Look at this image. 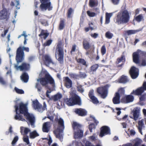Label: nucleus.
Listing matches in <instances>:
<instances>
[{
    "instance_id": "61",
    "label": "nucleus",
    "mask_w": 146,
    "mask_h": 146,
    "mask_svg": "<svg viewBox=\"0 0 146 146\" xmlns=\"http://www.w3.org/2000/svg\"><path fill=\"white\" fill-rule=\"evenodd\" d=\"M89 129L90 132H92V129L93 128H94L95 126L93 124H92L89 125Z\"/></svg>"
},
{
    "instance_id": "23",
    "label": "nucleus",
    "mask_w": 146,
    "mask_h": 146,
    "mask_svg": "<svg viewBox=\"0 0 146 146\" xmlns=\"http://www.w3.org/2000/svg\"><path fill=\"white\" fill-rule=\"evenodd\" d=\"M29 68V65L25 62L23 63L21 65L19 66V69L21 71L27 70Z\"/></svg>"
},
{
    "instance_id": "47",
    "label": "nucleus",
    "mask_w": 146,
    "mask_h": 146,
    "mask_svg": "<svg viewBox=\"0 0 146 146\" xmlns=\"http://www.w3.org/2000/svg\"><path fill=\"white\" fill-rule=\"evenodd\" d=\"M18 139V137L17 136H16L14 138L11 144L12 146H14L15 145V144Z\"/></svg>"
},
{
    "instance_id": "46",
    "label": "nucleus",
    "mask_w": 146,
    "mask_h": 146,
    "mask_svg": "<svg viewBox=\"0 0 146 146\" xmlns=\"http://www.w3.org/2000/svg\"><path fill=\"white\" fill-rule=\"evenodd\" d=\"M98 67V64H94L91 67V70L92 71H95L97 69Z\"/></svg>"
},
{
    "instance_id": "57",
    "label": "nucleus",
    "mask_w": 146,
    "mask_h": 146,
    "mask_svg": "<svg viewBox=\"0 0 146 146\" xmlns=\"http://www.w3.org/2000/svg\"><path fill=\"white\" fill-rule=\"evenodd\" d=\"M94 94V91L93 90H92L90 91L89 96L90 98H92L94 96H93Z\"/></svg>"
},
{
    "instance_id": "59",
    "label": "nucleus",
    "mask_w": 146,
    "mask_h": 146,
    "mask_svg": "<svg viewBox=\"0 0 146 146\" xmlns=\"http://www.w3.org/2000/svg\"><path fill=\"white\" fill-rule=\"evenodd\" d=\"M9 31V29L8 28L5 30H4V33L3 34H2L1 36L2 37H4L6 35L7 33Z\"/></svg>"
},
{
    "instance_id": "35",
    "label": "nucleus",
    "mask_w": 146,
    "mask_h": 146,
    "mask_svg": "<svg viewBox=\"0 0 146 146\" xmlns=\"http://www.w3.org/2000/svg\"><path fill=\"white\" fill-rule=\"evenodd\" d=\"M83 45L86 49H88L90 47L89 42L85 40L83 42Z\"/></svg>"
},
{
    "instance_id": "32",
    "label": "nucleus",
    "mask_w": 146,
    "mask_h": 146,
    "mask_svg": "<svg viewBox=\"0 0 146 146\" xmlns=\"http://www.w3.org/2000/svg\"><path fill=\"white\" fill-rule=\"evenodd\" d=\"M38 134L37 133L36 131H33L30 133V137L31 139H33L36 137L38 136Z\"/></svg>"
},
{
    "instance_id": "21",
    "label": "nucleus",
    "mask_w": 146,
    "mask_h": 146,
    "mask_svg": "<svg viewBox=\"0 0 146 146\" xmlns=\"http://www.w3.org/2000/svg\"><path fill=\"white\" fill-rule=\"evenodd\" d=\"M50 126V123L49 122L45 123L43 125L42 131L44 132H48Z\"/></svg>"
},
{
    "instance_id": "19",
    "label": "nucleus",
    "mask_w": 146,
    "mask_h": 146,
    "mask_svg": "<svg viewBox=\"0 0 146 146\" xmlns=\"http://www.w3.org/2000/svg\"><path fill=\"white\" fill-rule=\"evenodd\" d=\"M139 50H138L136 52H134L133 54V62L136 64H138L139 62Z\"/></svg>"
},
{
    "instance_id": "55",
    "label": "nucleus",
    "mask_w": 146,
    "mask_h": 146,
    "mask_svg": "<svg viewBox=\"0 0 146 146\" xmlns=\"http://www.w3.org/2000/svg\"><path fill=\"white\" fill-rule=\"evenodd\" d=\"M112 3L114 5H117L119 3L120 0H111Z\"/></svg>"
},
{
    "instance_id": "49",
    "label": "nucleus",
    "mask_w": 146,
    "mask_h": 146,
    "mask_svg": "<svg viewBox=\"0 0 146 146\" xmlns=\"http://www.w3.org/2000/svg\"><path fill=\"white\" fill-rule=\"evenodd\" d=\"M106 49L105 45H103L101 48V52L102 55H104L106 53Z\"/></svg>"
},
{
    "instance_id": "45",
    "label": "nucleus",
    "mask_w": 146,
    "mask_h": 146,
    "mask_svg": "<svg viewBox=\"0 0 146 146\" xmlns=\"http://www.w3.org/2000/svg\"><path fill=\"white\" fill-rule=\"evenodd\" d=\"M77 88L78 91L81 93L84 92V90L81 85L78 84Z\"/></svg>"
},
{
    "instance_id": "30",
    "label": "nucleus",
    "mask_w": 146,
    "mask_h": 146,
    "mask_svg": "<svg viewBox=\"0 0 146 146\" xmlns=\"http://www.w3.org/2000/svg\"><path fill=\"white\" fill-rule=\"evenodd\" d=\"M119 97L118 93H116L115 97L113 99V101L114 104H116L120 103Z\"/></svg>"
},
{
    "instance_id": "31",
    "label": "nucleus",
    "mask_w": 146,
    "mask_h": 146,
    "mask_svg": "<svg viewBox=\"0 0 146 146\" xmlns=\"http://www.w3.org/2000/svg\"><path fill=\"white\" fill-rule=\"evenodd\" d=\"M112 15L111 13H106V21L105 24H108L110 22V19Z\"/></svg>"
},
{
    "instance_id": "63",
    "label": "nucleus",
    "mask_w": 146,
    "mask_h": 146,
    "mask_svg": "<svg viewBox=\"0 0 146 146\" xmlns=\"http://www.w3.org/2000/svg\"><path fill=\"white\" fill-rule=\"evenodd\" d=\"M51 92V91L50 90H48L46 93V96L50 98V99L51 100V98L50 97L49 94Z\"/></svg>"
},
{
    "instance_id": "37",
    "label": "nucleus",
    "mask_w": 146,
    "mask_h": 146,
    "mask_svg": "<svg viewBox=\"0 0 146 146\" xmlns=\"http://www.w3.org/2000/svg\"><path fill=\"white\" fill-rule=\"evenodd\" d=\"M76 59L77 62L78 63H80V64H82L83 65L86 66V62L84 59L82 58H79L77 59L76 58Z\"/></svg>"
},
{
    "instance_id": "56",
    "label": "nucleus",
    "mask_w": 146,
    "mask_h": 146,
    "mask_svg": "<svg viewBox=\"0 0 146 146\" xmlns=\"http://www.w3.org/2000/svg\"><path fill=\"white\" fill-rule=\"evenodd\" d=\"M52 41L50 40H49L47 41L44 44V46H48L51 44Z\"/></svg>"
},
{
    "instance_id": "44",
    "label": "nucleus",
    "mask_w": 146,
    "mask_h": 146,
    "mask_svg": "<svg viewBox=\"0 0 146 146\" xmlns=\"http://www.w3.org/2000/svg\"><path fill=\"white\" fill-rule=\"evenodd\" d=\"M143 17L142 15H139L135 18V20L138 22L141 21L143 19Z\"/></svg>"
},
{
    "instance_id": "18",
    "label": "nucleus",
    "mask_w": 146,
    "mask_h": 146,
    "mask_svg": "<svg viewBox=\"0 0 146 146\" xmlns=\"http://www.w3.org/2000/svg\"><path fill=\"white\" fill-rule=\"evenodd\" d=\"M137 127L139 132L141 134H142V131L144 130L145 127L143 119H141L139 121Z\"/></svg>"
},
{
    "instance_id": "6",
    "label": "nucleus",
    "mask_w": 146,
    "mask_h": 146,
    "mask_svg": "<svg viewBox=\"0 0 146 146\" xmlns=\"http://www.w3.org/2000/svg\"><path fill=\"white\" fill-rule=\"evenodd\" d=\"M81 126V125L75 122H73V127L74 129V137L75 139L80 138L83 136V131L80 129Z\"/></svg>"
},
{
    "instance_id": "12",
    "label": "nucleus",
    "mask_w": 146,
    "mask_h": 146,
    "mask_svg": "<svg viewBox=\"0 0 146 146\" xmlns=\"http://www.w3.org/2000/svg\"><path fill=\"white\" fill-rule=\"evenodd\" d=\"M133 116H131V118L136 121L139 119H141L140 117V108L138 107L135 108L131 111Z\"/></svg>"
},
{
    "instance_id": "10",
    "label": "nucleus",
    "mask_w": 146,
    "mask_h": 146,
    "mask_svg": "<svg viewBox=\"0 0 146 146\" xmlns=\"http://www.w3.org/2000/svg\"><path fill=\"white\" fill-rule=\"evenodd\" d=\"M109 87V85H106L104 87H101L98 88L97 92L101 95L102 98H105L107 96L108 89Z\"/></svg>"
},
{
    "instance_id": "53",
    "label": "nucleus",
    "mask_w": 146,
    "mask_h": 146,
    "mask_svg": "<svg viewBox=\"0 0 146 146\" xmlns=\"http://www.w3.org/2000/svg\"><path fill=\"white\" fill-rule=\"evenodd\" d=\"M13 132L12 127L11 126H10L9 127V131H6L5 132V134L6 135H8L9 133L11 134Z\"/></svg>"
},
{
    "instance_id": "9",
    "label": "nucleus",
    "mask_w": 146,
    "mask_h": 146,
    "mask_svg": "<svg viewBox=\"0 0 146 146\" xmlns=\"http://www.w3.org/2000/svg\"><path fill=\"white\" fill-rule=\"evenodd\" d=\"M32 102V106L34 109L37 110L40 112H42L44 110L46 109V105L45 102L43 103V107L36 100L33 101Z\"/></svg>"
},
{
    "instance_id": "52",
    "label": "nucleus",
    "mask_w": 146,
    "mask_h": 146,
    "mask_svg": "<svg viewBox=\"0 0 146 146\" xmlns=\"http://www.w3.org/2000/svg\"><path fill=\"white\" fill-rule=\"evenodd\" d=\"M73 9L71 8H70L68 10V17H71V15L72 13L73 12Z\"/></svg>"
},
{
    "instance_id": "17",
    "label": "nucleus",
    "mask_w": 146,
    "mask_h": 146,
    "mask_svg": "<svg viewBox=\"0 0 146 146\" xmlns=\"http://www.w3.org/2000/svg\"><path fill=\"white\" fill-rule=\"evenodd\" d=\"M134 98L133 96L131 95H129L126 96L125 97L123 98L121 100L122 102L125 103H127L133 101Z\"/></svg>"
},
{
    "instance_id": "5",
    "label": "nucleus",
    "mask_w": 146,
    "mask_h": 146,
    "mask_svg": "<svg viewBox=\"0 0 146 146\" xmlns=\"http://www.w3.org/2000/svg\"><path fill=\"white\" fill-rule=\"evenodd\" d=\"M55 57L60 63H62L63 62L64 51L63 46L61 43H59L57 46L56 50Z\"/></svg>"
},
{
    "instance_id": "7",
    "label": "nucleus",
    "mask_w": 146,
    "mask_h": 146,
    "mask_svg": "<svg viewBox=\"0 0 146 146\" xmlns=\"http://www.w3.org/2000/svg\"><path fill=\"white\" fill-rule=\"evenodd\" d=\"M41 3L40 8L41 11H45L47 9L50 11L52 9L50 0H40Z\"/></svg>"
},
{
    "instance_id": "41",
    "label": "nucleus",
    "mask_w": 146,
    "mask_h": 146,
    "mask_svg": "<svg viewBox=\"0 0 146 146\" xmlns=\"http://www.w3.org/2000/svg\"><path fill=\"white\" fill-rule=\"evenodd\" d=\"M97 136L95 134H94L93 135L89 137V138L90 141H94L97 140Z\"/></svg>"
},
{
    "instance_id": "40",
    "label": "nucleus",
    "mask_w": 146,
    "mask_h": 146,
    "mask_svg": "<svg viewBox=\"0 0 146 146\" xmlns=\"http://www.w3.org/2000/svg\"><path fill=\"white\" fill-rule=\"evenodd\" d=\"M125 92V90L123 88H121L119 89L118 92L116 93H118V95L119 96L124 94Z\"/></svg>"
},
{
    "instance_id": "54",
    "label": "nucleus",
    "mask_w": 146,
    "mask_h": 146,
    "mask_svg": "<svg viewBox=\"0 0 146 146\" xmlns=\"http://www.w3.org/2000/svg\"><path fill=\"white\" fill-rule=\"evenodd\" d=\"M0 83L3 85H5L6 82L2 77H0Z\"/></svg>"
},
{
    "instance_id": "60",
    "label": "nucleus",
    "mask_w": 146,
    "mask_h": 146,
    "mask_svg": "<svg viewBox=\"0 0 146 146\" xmlns=\"http://www.w3.org/2000/svg\"><path fill=\"white\" fill-rule=\"evenodd\" d=\"M71 76L74 78L79 79V76L76 74H72L71 75Z\"/></svg>"
},
{
    "instance_id": "4",
    "label": "nucleus",
    "mask_w": 146,
    "mask_h": 146,
    "mask_svg": "<svg viewBox=\"0 0 146 146\" xmlns=\"http://www.w3.org/2000/svg\"><path fill=\"white\" fill-rule=\"evenodd\" d=\"M58 126L57 129L54 131V133L56 137L58 138L62 141L63 137L62 133L64 128V121L61 118H60L58 120Z\"/></svg>"
},
{
    "instance_id": "11",
    "label": "nucleus",
    "mask_w": 146,
    "mask_h": 146,
    "mask_svg": "<svg viewBox=\"0 0 146 146\" xmlns=\"http://www.w3.org/2000/svg\"><path fill=\"white\" fill-rule=\"evenodd\" d=\"M23 51L29 52V48L28 47L24 46L19 47V63L22 62L24 59V53Z\"/></svg>"
},
{
    "instance_id": "48",
    "label": "nucleus",
    "mask_w": 146,
    "mask_h": 146,
    "mask_svg": "<svg viewBox=\"0 0 146 146\" xmlns=\"http://www.w3.org/2000/svg\"><path fill=\"white\" fill-rule=\"evenodd\" d=\"M93 103L94 104H97L99 103V102L97 98L94 96L90 98Z\"/></svg>"
},
{
    "instance_id": "50",
    "label": "nucleus",
    "mask_w": 146,
    "mask_h": 146,
    "mask_svg": "<svg viewBox=\"0 0 146 146\" xmlns=\"http://www.w3.org/2000/svg\"><path fill=\"white\" fill-rule=\"evenodd\" d=\"M23 141L27 143V144H29V138L28 136H24L23 137Z\"/></svg>"
},
{
    "instance_id": "16",
    "label": "nucleus",
    "mask_w": 146,
    "mask_h": 146,
    "mask_svg": "<svg viewBox=\"0 0 146 146\" xmlns=\"http://www.w3.org/2000/svg\"><path fill=\"white\" fill-rule=\"evenodd\" d=\"M143 87H140L136 90L133 91L132 93L135 95H141L143 92L144 90H146V82L143 83Z\"/></svg>"
},
{
    "instance_id": "58",
    "label": "nucleus",
    "mask_w": 146,
    "mask_h": 146,
    "mask_svg": "<svg viewBox=\"0 0 146 146\" xmlns=\"http://www.w3.org/2000/svg\"><path fill=\"white\" fill-rule=\"evenodd\" d=\"M23 36L24 37V38H27V35L26 34V32L25 31H24L23 32V34H22L20 35H19V38L21 36Z\"/></svg>"
},
{
    "instance_id": "43",
    "label": "nucleus",
    "mask_w": 146,
    "mask_h": 146,
    "mask_svg": "<svg viewBox=\"0 0 146 146\" xmlns=\"http://www.w3.org/2000/svg\"><path fill=\"white\" fill-rule=\"evenodd\" d=\"M64 21L63 20H61L60 21L59 26V29L60 30H62L64 28Z\"/></svg>"
},
{
    "instance_id": "36",
    "label": "nucleus",
    "mask_w": 146,
    "mask_h": 146,
    "mask_svg": "<svg viewBox=\"0 0 146 146\" xmlns=\"http://www.w3.org/2000/svg\"><path fill=\"white\" fill-rule=\"evenodd\" d=\"M48 35L49 34L48 33L45 32L43 30H42L40 34L39 35V36H44L43 38L45 39Z\"/></svg>"
},
{
    "instance_id": "38",
    "label": "nucleus",
    "mask_w": 146,
    "mask_h": 146,
    "mask_svg": "<svg viewBox=\"0 0 146 146\" xmlns=\"http://www.w3.org/2000/svg\"><path fill=\"white\" fill-rule=\"evenodd\" d=\"M113 36V34L110 31H108L106 33V37L109 39L111 38Z\"/></svg>"
},
{
    "instance_id": "27",
    "label": "nucleus",
    "mask_w": 146,
    "mask_h": 146,
    "mask_svg": "<svg viewBox=\"0 0 146 146\" xmlns=\"http://www.w3.org/2000/svg\"><path fill=\"white\" fill-rule=\"evenodd\" d=\"M142 140L139 138H136L133 140L132 142V144H133V146H138L142 143Z\"/></svg>"
},
{
    "instance_id": "8",
    "label": "nucleus",
    "mask_w": 146,
    "mask_h": 146,
    "mask_svg": "<svg viewBox=\"0 0 146 146\" xmlns=\"http://www.w3.org/2000/svg\"><path fill=\"white\" fill-rule=\"evenodd\" d=\"M65 102L69 106H72L75 104L79 105L81 104V100L78 96H76L73 98H71L68 99L67 98L65 100Z\"/></svg>"
},
{
    "instance_id": "26",
    "label": "nucleus",
    "mask_w": 146,
    "mask_h": 146,
    "mask_svg": "<svg viewBox=\"0 0 146 146\" xmlns=\"http://www.w3.org/2000/svg\"><path fill=\"white\" fill-rule=\"evenodd\" d=\"M18 100L15 101V111L16 112V115L15 116L14 118L16 120L18 119Z\"/></svg>"
},
{
    "instance_id": "14",
    "label": "nucleus",
    "mask_w": 146,
    "mask_h": 146,
    "mask_svg": "<svg viewBox=\"0 0 146 146\" xmlns=\"http://www.w3.org/2000/svg\"><path fill=\"white\" fill-rule=\"evenodd\" d=\"M110 134V128L107 126H104L101 129V132L100 136L101 137L104 136L105 135Z\"/></svg>"
},
{
    "instance_id": "3",
    "label": "nucleus",
    "mask_w": 146,
    "mask_h": 146,
    "mask_svg": "<svg viewBox=\"0 0 146 146\" xmlns=\"http://www.w3.org/2000/svg\"><path fill=\"white\" fill-rule=\"evenodd\" d=\"M129 16L128 11L125 10L118 13L115 22L118 24L126 23L129 21Z\"/></svg>"
},
{
    "instance_id": "22",
    "label": "nucleus",
    "mask_w": 146,
    "mask_h": 146,
    "mask_svg": "<svg viewBox=\"0 0 146 146\" xmlns=\"http://www.w3.org/2000/svg\"><path fill=\"white\" fill-rule=\"evenodd\" d=\"M30 131V129L28 128L23 127H20V132L23 135H26Z\"/></svg>"
},
{
    "instance_id": "34",
    "label": "nucleus",
    "mask_w": 146,
    "mask_h": 146,
    "mask_svg": "<svg viewBox=\"0 0 146 146\" xmlns=\"http://www.w3.org/2000/svg\"><path fill=\"white\" fill-rule=\"evenodd\" d=\"M128 81V79L126 76H123L119 79L120 83H125Z\"/></svg>"
},
{
    "instance_id": "51",
    "label": "nucleus",
    "mask_w": 146,
    "mask_h": 146,
    "mask_svg": "<svg viewBox=\"0 0 146 146\" xmlns=\"http://www.w3.org/2000/svg\"><path fill=\"white\" fill-rule=\"evenodd\" d=\"M125 61V58L124 56H122L121 58H119L117 60V62L118 63L121 62H124Z\"/></svg>"
},
{
    "instance_id": "13",
    "label": "nucleus",
    "mask_w": 146,
    "mask_h": 146,
    "mask_svg": "<svg viewBox=\"0 0 146 146\" xmlns=\"http://www.w3.org/2000/svg\"><path fill=\"white\" fill-rule=\"evenodd\" d=\"M10 14L6 9H3L0 11V20L7 21L9 18Z\"/></svg>"
},
{
    "instance_id": "2",
    "label": "nucleus",
    "mask_w": 146,
    "mask_h": 146,
    "mask_svg": "<svg viewBox=\"0 0 146 146\" xmlns=\"http://www.w3.org/2000/svg\"><path fill=\"white\" fill-rule=\"evenodd\" d=\"M44 76V78L37 80L38 82L40 81V83L43 86H46L49 83L53 87L55 86V84L54 79L46 71H42L39 74L40 77Z\"/></svg>"
},
{
    "instance_id": "20",
    "label": "nucleus",
    "mask_w": 146,
    "mask_h": 146,
    "mask_svg": "<svg viewBox=\"0 0 146 146\" xmlns=\"http://www.w3.org/2000/svg\"><path fill=\"white\" fill-rule=\"evenodd\" d=\"M75 112L79 115L83 116L86 115L87 112L85 110L80 108L76 109Z\"/></svg>"
},
{
    "instance_id": "64",
    "label": "nucleus",
    "mask_w": 146,
    "mask_h": 146,
    "mask_svg": "<svg viewBox=\"0 0 146 146\" xmlns=\"http://www.w3.org/2000/svg\"><path fill=\"white\" fill-rule=\"evenodd\" d=\"M141 65L142 66H146V60L144 59L142 60L141 63Z\"/></svg>"
},
{
    "instance_id": "28",
    "label": "nucleus",
    "mask_w": 146,
    "mask_h": 146,
    "mask_svg": "<svg viewBox=\"0 0 146 146\" xmlns=\"http://www.w3.org/2000/svg\"><path fill=\"white\" fill-rule=\"evenodd\" d=\"M62 97V95L61 94L58 93L52 96L51 100H52L54 101H56L58 100Z\"/></svg>"
},
{
    "instance_id": "42",
    "label": "nucleus",
    "mask_w": 146,
    "mask_h": 146,
    "mask_svg": "<svg viewBox=\"0 0 146 146\" xmlns=\"http://www.w3.org/2000/svg\"><path fill=\"white\" fill-rule=\"evenodd\" d=\"M87 13L89 17H95L96 15V13L91 12L89 11H87Z\"/></svg>"
},
{
    "instance_id": "15",
    "label": "nucleus",
    "mask_w": 146,
    "mask_h": 146,
    "mask_svg": "<svg viewBox=\"0 0 146 146\" xmlns=\"http://www.w3.org/2000/svg\"><path fill=\"white\" fill-rule=\"evenodd\" d=\"M138 70L134 66H132L130 70V74L132 78L135 79L137 78L138 75Z\"/></svg>"
},
{
    "instance_id": "25",
    "label": "nucleus",
    "mask_w": 146,
    "mask_h": 146,
    "mask_svg": "<svg viewBox=\"0 0 146 146\" xmlns=\"http://www.w3.org/2000/svg\"><path fill=\"white\" fill-rule=\"evenodd\" d=\"M21 79L25 82H27L28 81L29 76L26 73H24L20 76Z\"/></svg>"
},
{
    "instance_id": "24",
    "label": "nucleus",
    "mask_w": 146,
    "mask_h": 146,
    "mask_svg": "<svg viewBox=\"0 0 146 146\" xmlns=\"http://www.w3.org/2000/svg\"><path fill=\"white\" fill-rule=\"evenodd\" d=\"M65 86L67 88L71 87L72 83L71 80L68 77L65 78Z\"/></svg>"
},
{
    "instance_id": "39",
    "label": "nucleus",
    "mask_w": 146,
    "mask_h": 146,
    "mask_svg": "<svg viewBox=\"0 0 146 146\" xmlns=\"http://www.w3.org/2000/svg\"><path fill=\"white\" fill-rule=\"evenodd\" d=\"M138 31L137 30H130L127 31L126 33L128 35H133L135 34Z\"/></svg>"
},
{
    "instance_id": "62",
    "label": "nucleus",
    "mask_w": 146,
    "mask_h": 146,
    "mask_svg": "<svg viewBox=\"0 0 146 146\" xmlns=\"http://www.w3.org/2000/svg\"><path fill=\"white\" fill-rule=\"evenodd\" d=\"M38 85V84L36 83L35 85V87L37 88L38 91L39 92H40L41 88V87H39Z\"/></svg>"
},
{
    "instance_id": "33",
    "label": "nucleus",
    "mask_w": 146,
    "mask_h": 146,
    "mask_svg": "<svg viewBox=\"0 0 146 146\" xmlns=\"http://www.w3.org/2000/svg\"><path fill=\"white\" fill-rule=\"evenodd\" d=\"M89 5L91 7L96 6L97 5V0H90Z\"/></svg>"
},
{
    "instance_id": "29",
    "label": "nucleus",
    "mask_w": 146,
    "mask_h": 146,
    "mask_svg": "<svg viewBox=\"0 0 146 146\" xmlns=\"http://www.w3.org/2000/svg\"><path fill=\"white\" fill-rule=\"evenodd\" d=\"M45 63L46 66H48V64L50 63L54 64L52 62L50 58L48 55H45Z\"/></svg>"
},
{
    "instance_id": "1",
    "label": "nucleus",
    "mask_w": 146,
    "mask_h": 146,
    "mask_svg": "<svg viewBox=\"0 0 146 146\" xmlns=\"http://www.w3.org/2000/svg\"><path fill=\"white\" fill-rule=\"evenodd\" d=\"M27 103L24 104L22 102L20 103L19 105V112H20V114H19V120L25 121V119L23 116H25L29 123L30 124L31 126L34 127H35V118L32 114L27 112Z\"/></svg>"
}]
</instances>
